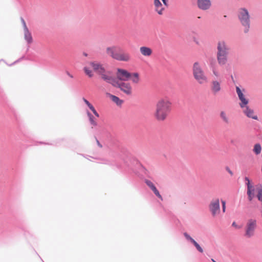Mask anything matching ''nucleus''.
Returning a JSON list of instances; mask_svg holds the SVG:
<instances>
[{
  "label": "nucleus",
  "instance_id": "7c9ffc66",
  "mask_svg": "<svg viewBox=\"0 0 262 262\" xmlns=\"http://www.w3.org/2000/svg\"><path fill=\"white\" fill-rule=\"evenodd\" d=\"M151 189L154 191V193L161 200L162 199V196L159 193V191L157 190L156 187L154 185L151 188H150Z\"/></svg>",
  "mask_w": 262,
  "mask_h": 262
},
{
  "label": "nucleus",
  "instance_id": "1a4fd4ad",
  "mask_svg": "<svg viewBox=\"0 0 262 262\" xmlns=\"http://www.w3.org/2000/svg\"><path fill=\"white\" fill-rule=\"evenodd\" d=\"M130 73L122 69H118L116 73L117 79L121 81H127L130 77Z\"/></svg>",
  "mask_w": 262,
  "mask_h": 262
},
{
  "label": "nucleus",
  "instance_id": "6e6552de",
  "mask_svg": "<svg viewBox=\"0 0 262 262\" xmlns=\"http://www.w3.org/2000/svg\"><path fill=\"white\" fill-rule=\"evenodd\" d=\"M114 86L120 88L126 95H130L132 93V88L129 83L121 82L117 80V85Z\"/></svg>",
  "mask_w": 262,
  "mask_h": 262
},
{
  "label": "nucleus",
  "instance_id": "39448f33",
  "mask_svg": "<svg viewBox=\"0 0 262 262\" xmlns=\"http://www.w3.org/2000/svg\"><path fill=\"white\" fill-rule=\"evenodd\" d=\"M256 226V221L255 220H249L246 225L245 236L251 237L254 234V231Z\"/></svg>",
  "mask_w": 262,
  "mask_h": 262
},
{
  "label": "nucleus",
  "instance_id": "f3484780",
  "mask_svg": "<svg viewBox=\"0 0 262 262\" xmlns=\"http://www.w3.org/2000/svg\"><path fill=\"white\" fill-rule=\"evenodd\" d=\"M155 11L159 14L162 15L165 9L160 0H154Z\"/></svg>",
  "mask_w": 262,
  "mask_h": 262
},
{
  "label": "nucleus",
  "instance_id": "f03ea898",
  "mask_svg": "<svg viewBox=\"0 0 262 262\" xmlns=\"http://www.w3.org/2000/svg\"><path fill=\"white\" fill-rule=\"evenodd\" d=\"M192 73L194 78L200 84L206 83L208 82V78L205 75L201 64L195 62L192 67Z\"/></svg>",
  "mask_w": 262,
  "mask_h": 262
},
{
  "label": "nucleus",
  "instance_id": "c85d7f7f",
  "mask_svg": "<svg viewBox=\"0 0 262 262\" xmlns=\"http://www.w3.org/2000/svg\"><path fill=\"white\" fill-rule=\"evenodd\" d=\"M151 189L154 191V193L161 200L162 199V196L159 193V191L157 190L156 187L154 185L151 188H150Z\"/></svg>",
  "mask_w": 262,
  "mask_h": 262
},
{
  "label": "nucleus",
  "instance_id": "5701e85b",
  "mask_svg": "<svg viewBox=\"0 0 262 262\" xmlns=\"http://www.w3.org/2000/svg\"><path fill=\"white\" fill-rule=\"evenodd\" d=\"M107 95L110 97V98L117 105H121L123 103V100L120 99L119 97L111 94H107Z\"/></svg>",
  "mask_w": 262,
  "mask_h": 262
},
{
  "label": "nucleus",
  "instance_id": "ea45409f",
  "mask_svg": "<svg viewBox=\"0 0 262 262\" xmlns=\"http://www.w3.org/2000/svg\"><path fill=\"white\" fill-rule=\"evenodd\" d=\"M226 169L230 174L231 176H232L233 174L232 171L230 169L229 167H226Z\"/></svg>",
  "mask_w": 262,
  "mask_h": 262
},
{
  "label": "nucleus",
  "instance_id": "f257e3e1",
  "mask_svg": "<svg viewBox=\"0 0 262 262\" xmlns=\"http://www.w3.org/2000/svg\"><path fill=\"white\" fill-rule=\"evenodd\" d=\"M172 102L168 97L160 98L156 102L154 117L158 122L165 121L170 114Z\"/></svg>",
  "mask_w": 262,
  "mask_h": 262
},
{
  "label": "nucleus",
  "instance_id": "a211bd4d",
  "mask_svg": "<svg viewBox=\"0 0 262 262\" xmlns=\"http://www.w3.org/2000/svg\"><path fill=\"white\" fill-rule=\"evenodd\" d=\"M139 51L141 55L145 57H149L152 54V50L150 48L146 46L141 47Z\"/></svg>",
  "mask_w": 262,
  "mask_h": 262
},
{
  "label": "nucleus",
  "instance_id": "4468645a",
  "mask_svg": "<svg viewBox=\"0 0 262 262\" xmlns=\"http://www.w3.org/2000/svg\"><path fill=\"white\" fill-rule=\"evenodd\" d=\"M243 109V113L248 118H252L254 120H258V117L255 115L254 111L253 109L250 108L248 105H246Z\"/></svg>",
  "mask_w": 262,
  "mask_h": 262
},
{
  "label": "nucleus",
  "instance_id": "2f4dec72",
  "mask_svg": "<svg viewBox=\"0 0 262 262\" xmlns=\"http://www.w3.org/2000/svg\"><path fill=\"white\" fill-rule=\"evenodd\" d=\"M192 243L194 245V246L195 247L196 249L199 252H200L201 253L203 252V249L201 247V246L195 241H193V242Z\"/></svg>",
  "mask_w": 262,
  "mask_h": 262
},
{
  "label": "nucleus",
  "instance_id": "a19ab883",
  "mask_svg": "<svg viewBox=\"0 0 262 262\" xmlns=\"http://www.w3.org/2000/svg\"><path fill=\"white\" fill-rule=\"evenodd\" d=\"M164 5L166 6H167L168 0H162Z\"/></svg>",
  "mask_w": 262,
  "mask_h": 262
},
{
  "label": "nucleus",
  "instance_id": "a878e982",
  "mask_svg": "<svg viewBox=\"0 0 262 262\" xmlns=\"http://www.w3.org/2000/svg\"><path fill=\"white\" fill-rule=\"evenodd\" d=\"M88 116L89 117V120L91 124L93 126H96L97 125V121L94 117L89 112L87 113Z\"/></svg>",
  "mask_w": 262,
  "mask_h": 262
},
{
  "label": "nucleus",
  "instance_id": "412c9836",
  "mask_svg": "<svg viewBox=\"0 0 262 262\" xmlns=\"http://www.w3.org/2000/svg\"><path fill=\"white\" fill-rule=\"evenodd\" d=\"M130 77L129 79L131 80L132 82L134 84H138L140 81V75L137 72L130 73Z\"/></svg>",
  "mask_w": 262,
  "mask_h": 262
},
{
  "label": "nucleus",
  "instance_id": "37998d69",
  "mask_svg": "<svg viewBox=\"0 0 262 262\" xmlns=\"http://www.w3.org/2000/svg\"><path fill=\"white\" fill-rule=\"evenodd\" d=\"M68 75H69L71 78H73V76H72V75H71L70 73H68Z\"/></svg>",
  "mask_w": 262,
  "mask_h": 262
},
{
  "label": "nucleus",
  "instance_id": "dca6fc26",
  "mask_svg": "<svg viewBox=\"0 0 262 262\" xmlns=\"http://www.w3.org/2000/svg\"><path fill=\"white\" fill-rule=\"evenodd\" d=\"M198 5L201 9L207 10L211 6V2L210 0H198Z\"/></svg>",
  "mask_w": 262,
  "mask_h": 262
},
{
  "label": "nucleus",
  "instance_id": "7ed1b4c3",
  "mask_svg": "<svg viewBox=\"0 0 262 262\" xmlns=\"http://www.w3.org/2000/svg\"><path fill=\"white\" fill-rule=\"evenodd\" d=\"M238 17L240 23L244 27V32L247 33L250 27V16L247 9L241 8L238 11Z\"/></svg>",
  "mask_w": 262,
  "mask_h": 262
},
{
  "label": "nucleus",
  "instance_id": "9d476101",
  "mask_svg": "<svg viewBox=\"0 0 262 262\" xmlns=\"http://www.w3.org/2000/svg\"><path fill=\"white\" fill-rule=\"evenodd\" d=\"M236 91L239 99L241 101L239 103V106L242 108H244L249 103V99H247L246 96L243 93L239 87H236Z\"/></svg>",
  "mask_w": 262,
  "mask_h": 262
},
{
  "label": "nucleus",
  "instance_id": "20e7f679",
  "mask_svg": "<svg viewBox=\"0 0 262 262\" xmlns=\"http://www.w3.org/2000/svg\"><path fill=\"white\" fill-rule=\"evenodd\" d=\"M91 68L99 75L102 73L105 70L104 68L100 63L97 62H91L89 63V66H86L84 68L85 73L90 77H92L93 76V72L90 70Z\"/></svg>",
  "mask_w": 262,
  "mask_h": 262
},
{
  "label": "nucleus",
  "instance_id": "6ab92c4d",
  "mask_svg": "<svg viewBox=\"0 0 262 262\" xmlns=\"http://www.w3.org/2000/svg\"><path fill=\"white\" fill-rule=\"evenodd\" d=\"M23 21L24 27V35H25V39L27 40V41L29 43H30L32 42V35H31V33H30V32L29 31L25 21L24 20H23Z\"/></svg>",
  "mask_w": 262,
  "mask_h": 262
},
{
  "label": "nucleus",
  "instance_id": "423d86ee",
  "mask_svg": "<svg viewBox=\"0 0 262 262\" xmlns=\"http://www.w3.org/2000/svg\"><path fill=\"white\" fill-rule=\"evenodd\" d=\"M100 75L101 78L107 83L111 84L113 86L117 85V79L113 76L111 72L104 70Z\"/></svg>",
  "mask_w": 262,
  "mask_h": 262
},
{
  "label": "nucleus",
  "instance_id": "ddd939ff",
  "mask_svg": "<svg viewBox=\"0 0 262 262\" xmlns=\"http://www.w3.org/2000/svg\"><path fill=\"white\" fill-rule=\"evenodd\" d=\"M118 49L119 48L116 46H112L110 47H107L106 49V54L111 56L113 59L116 60L118 54H119V52H118Z\"/></svg>",
  "mask_w": 262,
  "mask_h": 262
},
{
  "label": "nucleus",
  "instance_id": "2eb2a0df",
  "mask_svg": "<svg viewBox=\"0 0 262 262\" xmlns=\"http://www.w3.org/2000/svg\"><path fill=\"white\" fill-rule=\"evenodd\" d=\"M211 90L214 94L218 93L221 90V81L212 80L211 83Z\"/></svg>",
  "mask_w": 262,
  "mask_h": 262
},
{
  "label": "nucleus",
  "instance_id": "393cba45",
  "mask_svg": "<svg viewBox=\"0 0 262 262\" xmlns=\"http://www.w3.org/2000/svg\"><path fill=\"white\" fill-rule=\"evenodd\" d=\"M220 116L224 122L227 124L229 123V119L225 111H221L220 114Z\"/></svg>",
  "mask_w": 262,
  "mask_h": 262
},
{
  "label": "nucleus",
  "instance_id": "a18cd8bd",
  "mask_svg": "<svg viewBox=\"0 0 262 262\" xmlns=\"http://www.w3.org/2000/svg\"><path fill=\"white\" fill-rule=\"evenodd\" d=\"M83 54H84V56H87V54H86V53H84Z\"/></svg>",
  "mask_w": 262,
  "mask_h": 262
},
{
  "label": "nucleus",
  "instance_id": "c03bdc74",
  "mask_svg": "<svg viewBox=\"0 0 262 262\" xmlns=\"http://www.w3.org/2000/svg\"><path fill=\"white\" fill-rule=\"evenodd\" d=\"M213 262H216L213 259H211Z\"/></svg>",
  "mask_w": 262,
  "mask_h": 262
},
{
  "label": "nucleus",
  "instance_id": "f704fd0d",
  "mask_svg": "<svg viewBox=\"0 0 262 262\" xmlns=\"http://www.w3.org/2000/svg\"><path fill=\"white\" fill-rule=\"evenodd\" d=\"M245 180L247 182L246 185H247V187H248V186H252V185L251 184L250 180L249 179V178L248 177H245Z\"/></svg>",
  "mask_w": 262,
  "mask_h": 262
},
{
  "label": "nucleus",
  "instance_id": "58836bf2",
  "mask_svg": "<svg viewBox=\"0 0 262 262\" xmlns=\"http://www.w3.org/2000/svg\"><path fill=\"white\" fill-rule=\"evenodd\" d=\"M232 226L236 229H240L241 226H238L235 222H233Z\"/></svg>",
  "mask_w": 262,
  "mask_h": 262
},
{
  "label": "nucleus",
  "instance_id": "79ce46f5",
  "mask_svg": "<svg viewBox=\"0 0 262 262\" xmlns=\"http://www.w3.org/2000/svg\"><path fill=\"white\" fill-rule=\"evenodd\" d=\"M97 144L98 145V146L99 147H100V148H102V145H101V144L100 143V142L97 140Z\"/></svg>",
  "mask_w": 262,
  "mask_h": 262
},
{
  "label": "nucleus",
  "instance_id": "c756f323",
  "mask_svg": "<svg viewBox=\"0 0 262 262\" xmlns=\"http://www.w3.org/2000/svg\"><path fill=\"white\" fill-rule=\"evenodd\" d=\"M151 189L154 191V193L161 200L162 199V196L159 193V191L157 190L156 187L154 185L151 188H150Z\"/></svg>",
  "mask_w": 262,
  "mask_h": 262
},
{
  "label": "nucleus",
  "instance_id": "b1692460",
  "mask_svg": "<svg viewBox=\"0 0 262 262\" xmlns=\"http://www.w3.org/2000/svg\"><path fill=\"white\" fill-rule=\"evenodd\" d=\"M83 100L89 108L93 112L95 116L98 118L99 117V115L97 112L94 107L86 99L83 98Z\"/></svg>",
  "mask_w": 262,
  "mask_h": 262
},
{
  "label": "nucleus",
  "instance_id": "9b49d317",
  "mask_svg": "<svg viewBox=\"0 0 262 262\" xmlns=\"http://www.w3.org/2000/svg\"><path fill=\"white\" fill-rule=\"evenodd\" d=\"M217 53L228 54L229 48L225 41L220 40L217 43Z\"/></svg>",
  "mask_w": 262,
  "mask_h": 262
},
{
  "label": "nucleus",
  "instance_id": "0eeeda50",
  "mask_svg": "<svg viewBox=\"0 0 262 262\" xmlns=\"http://www.w3.org/2000/svg\"><path fill=\"white\" fill-rule=\"evenodd\" d=\"M209 208L212 216H215L219 214L220 212L219 199L212 200L209 204Z\"/></svg>",
  "mask_w": 262,
  "mask_h": 262
},
{
  "label": "nucleus",
  "instance_id": "cd10ccee",
  "mask_svg": "<svg viewBox=\"0 0 262 262\" xmlns=\"http://www.w3.org/2000/svg\"><path fill=\"white\" fill-rule=\"evenodd\" d=\"M151 189L154 191V193L161 200L162 199V196L159 193V191L157 190L156 187L154 185L151 188H150Z\"/></svg>",
  "mask_w": 262,
  "mask_h": 262
},
{
  "label": "nucleus",
  "instance_id": "4be33fe9",
  "mask_svg": "<svg viewBox=\"0 0 262 262\" xmlns=\"http://www.w3.org/2000/svg\"><path fill=\"white\" fill-rule=\"evenodd\" d=\"M255 189L254 186H248L247 187V195L249 201H251L254 197Z\"/></svg>",
  "mask_w": 262,
  "mask_h": 262
},
{
  "label": "nucleus",
  "instance_id": "72a5a7b5",
  "mask_svg": "<svg viewBox=\"0 0 262 262\" xmlns=\"http://www.w3.org/2000/svg\"><path fill=\"white\" fill-rule=\"evenodd\" d=\"M184 235L186 237V238L189 241H190L191 243L193 242V241H194L192 237H190L187 233H184Z\"/></svg>",
  "mask_w": 262,
  "mask_h": 262
},
{
  "label": "nucleus",
  "instance_id": "bb28decb",
  "mask_svg": "<svg viewBox=\"0 0 262 262\" xmlns=\"http://www.w3.org/2000/svg\"><path fill=\"white\" fill-rule=\"evenodd\" d=\"M261 151V146L259 143H256L254 145L253 151L256 155H259Z\"/></svg>",
  "mask_w": 262,
  "mask_h": 262
},
{
  "label": "nucleus",
  "instance_id": "473e14b6",
  "mask_svg": "<svg viewBox=\"0 0 262 262\" xmlns=\"http://www.w3.org/2000/svg\"><path fill=\"white\" fill-rule=\"evenodd\" d=\"M257 199L259 201L262 202V189H259L258 190L257 194Z\"/></svg>",
  "mask_w": 262,
  "mask_h": 262
},
{
  "label": "nucleus",
  "instance_id": "4c0bfd02",
  "mask_svg": "<svg viewBox=\"0 0 262 262\" xmlns=\"http://www.w3.org/2000/svg\"><path fill=\"white\" fill-rule=\"evenodd\" d=\"M212 72H213V74L214 75V76H215L216 77H219V72L216 71V69H215L214 68L212 70Z\"/></svg>",
  "mask_w": 262,
  "mask_h": 262
},
{
  "label": "nucleus",
  "instance_id": "c9c22d12",
  "mask_svg": "<svg viewBox=\"0 0 262 262\" xmlns=\"http://www.w3.org/2000/svg\"><path fill=\"white\" fill-rule=\"evenodd\" d=\"M146 183L150 188H151L154 185L151 181L148 180L146 181Z\"/></svg>",
  "mask_w": 262,
  "mask_h": 262
},
{
  "label": "nucleus",
  "instance_id": "e433bc0d",
  "mask_svg": "<svg viewBox=\"0 0 262 262\" xmlns=\"http://www.w3.org/2000/svg\"><path fill=\"white\" fill-rule=\"evenodd\" d=\"M222 207H223V212H225L226 210V202L224 201H222Z\"/></svg>",
  "mask_w": 262,
  "mask_h": 262
},
{
  "label": "nucleus",
  "instance_id": "aec40b11",
  "mask_svg": "<svg viewBox=\"0 0 262 262\" xmlns=\"http://www.w3.org/2000/svg\"><path fill=\"white\" fill-rule=\"evenodd\" d=\"M228 54L217 53V59L218 63L220 65H224L227 61Z\"/></svg>",
  "mask_w": 262,
  "mask_h": 262
},
{
  "label": "nucleus",
  "instance_id": "f8f14e48",
  "mask_svg": "<svg viewBox=\"0 0 262 262\" xmlns=\"http://www.w3.org/2000/svg\"><path fill=\"white\" fill-rule=\"evenodd\" d=\"M132 59V56L130 54L127 52L120 51L119 54H118L117 60L124 62H129Z\"/></svg>",
  "mask_w": 262,
  "mask_h": 262
}]
</instances>
